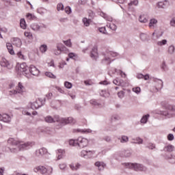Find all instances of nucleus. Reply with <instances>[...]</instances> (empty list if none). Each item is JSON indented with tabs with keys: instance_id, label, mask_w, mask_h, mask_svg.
Wrapping results in <instances>:
<instances>
[{
	"instance_id": "23",
	"label": "nucleus",
	"mask_w": 175,
	"mask_h": 175,
	"mask_svg": "<svg viewBox=\"0 0 175 175\" xmlns=\"http://www.w3.org/2000/svg\"><path fill=\"white\" fill-rule=\"evenodd\" d=\"M100 16L101 17H103V18H105V20H106L107 21H109V22L113 21V18L111 16L107 15V14H106L105 12H100Z\"/></svg>"
},
{
	"instance_id": "47",
	"label": "nucleus",
	"mask_w": 175,
	"mask_h": 175,
	"mask_svg": "<svg viewBox=\"0 0 175 175\" xmlns=\"http://www.w3.org/2000/svg\"><path fill=\"white\" fill-rule=\"evenodd\" d=\"M64 87H66V88H68V90H70V88H72V87H73V85L70 82L65 81Z\"/></svg>"
},
{
	"instance_id": "54",
	"label": "nucleus",
	"mask_w": 175,
	"mask_h": 175,
	"mask_svg": "<svg viewBox=\"0 0 175 175\" xmlns=\"http://www.w3.org/2000/svg\"><path fill=\"white\" fill-rule=\"evenodd\" d=\"M66 14H70L72 13V8L70 6H67L64 9Z\"/></svg>"
},
{
	"instance_id": "34",
	"label": "nucleus",
	"mask_w": 175,
	"mask_h": 175,
	"mask_svg": "<svg viewBox=\"0 0 175 175\" xmlns=\"http://www.w3.org/2000/svg\"><path fill=\"white\" fill-rule=\"evenodd\" d=\"M115 72L116 73L120 75L121 77H126V74H125V72H122L121 70H117V68H115Z\"/></svg>"
},
{
	"instance_id": "3",
	"label": "nucleus",
	"mask_w": 175,
	"mask_h": 175,
	"mask_svg": "<svg viewBox=\"0 0 175 175\" xmlns=\"http://www.w3.org/2000/svg\"><path fill=\"white\" fill-rule=\"evenodd\" d=\"M165 110L161 111V116H163L165 118H172L175 116V106L170 104H167L165 106Z\"/></svg>"
},
{
	"instance_id": "15",
	"label": "nucleus",
	"mask_w": 175,
	"mask_h": 175,
	"mask_svg": "<svg viewBox=\"0 0 175 175\" xmlns=\"http://www.w3.org/2000/svg\"><path fill=\"white\" fill-rule=\"evenodd\" d=\"M111 61H113V59L111 60V57H110L107 53L103 56L102 64H104L105 65H110L111 64Z\"/></svg>"
},
{
	"instance_id": "58",
	"label": "nucleus",
	"mask_w": 175,
	"mask_h": 175,
	"mask_svg": "<svg viewBox=\"0 0 175 175\" xmlns=\"http://www.w3.org/2000/svg\"><path fill=\"white\" fill-rule=\"evenodd\" d=\"M133 92H135V94H140V92L142 91V90L140 89V88L137 87V88H133Z\"/></svg>"
},
{
	"instance_id": "27",
	"label": "nucleus",
	"mask_w": 175,
	"mask_h": 175,
	"mask_svg": "<svg viewBox=\"0 0 175 175\" xmlns=\"http://www.w3.org/2000/svg\"><path fill=\"white\" fill-rule=\"evenodd\" d=\"M64 154H65V152L63 150H58L57 160L62 159V158H64Z\"/></svg>"
},
{
	"instance_id": "38",
	"label": "nucleus",
	"mask_w": 175,
	"mask_h": 175,
	"mask_svg": "<svg viewBox=\"0 0 175 175\" xmlns=\"http://www.w3.org/2000/svg\"><path fill=\"white\" fill-rule=\"evenodd\" d=\"M139 5V0H131L129 3V6H137Z\"/></svg>"
},
{
	"instance_id": "51",
	"label": "nucleus",
	"mask_w": 175,
	"mask_h": 175,
	"mask_svg": "<svg viewBox=\"0 0 175 175\" xmlns=\"http://www.w3.org/2000/svg\"><path fill=\"white\" fill-rule=\"evenodd\" d=\"M146 148H149V150H154V148H155V144L152 143H149L146 146Z\"/></svg>"
},
{
	"instance_id": "37",
	"label": "nucleus",
	"mask_w": 175,
	"mask_h": 175,
	"mask_svg": "<svg viewBox=\"0 0 175 175\" xmlns=\"http://www.w3.org/2000/svg\"><path fill=\"white\" fill-rule=\"evenodd\" d=\"M129 142V137L126 135H122L120 139V143H128Z\"/></svg>"
},
{
	"instance_id": "33",
	"label": "nucleus",
	"mask_w": 175,
	"mask_h": 175,
	"mask_svg": "<svg viewBox=\"0 0 175 175\" xmlns=\"http://www.w3.org/2000/svg\"><path fill=\"white\" fill-rule=\"evenodd\" d=\"M78 132H81V133H92V130L90 129H78Z\"/></svg>"
},
{
	"instance_id": "7",
	"label": "nucleus",
	"mask_w": 175,
	"mask_h": 175,
	"mask_svg": "<svg viewBox=\"0 0 175 175\" xmlns=\"http://www.w3.org/2000/svg\"><path fill=\"white\" fill-rule=\"evenodd\" d=\"M68 49L64 44L58 43L57 44L56 49L53 50L55 55H61L63 51H67Z\"/></svg>"
},
{
	"instance_id": "62",
	"label": "nucleus",
	"mask_w": 175,
	"mask_h": 175,
	"mask_svg": "<svg viewBox=\"0 0 175 175\" xmlns=\"http://www.w3.org/2000/svg\"><path fill=\"white\" fill-rule=\"evenodd\" d=\"M27 18H28V20H33V18H35V16L32 15V14H27L26 16Z\"/></svg>"
},
{
	"instance_id": "1",
	"label": "nucleus",
	"mask_w": 175,
	"mask_h": 175,
	"mask_svg": "<svg viewBox=\"0 0 175 175\" xmlns=\"http://www.w3.org/2000/svg\"><path fill=\"white\" fill-rule=\"evenodd\" d=\"M8 144H9V146H11V147H8V150L12 154H17V152H19V151L29 150V148L32 147V143H24L14 138H10L8 140Z\"/></svg>"
},
{
	"instance_id": "42",
	"label": "nucleus",
	"mask_w": 175,
	"mask_h": 175,
	"mask_svg": "<svg viewBox=\"0 0 175 175\" xmlns=\"http://www.w3.org/2000/svg\"><path fill=\"white\" fill-rule=\"evenodd\" d=\"M45 75L50 79H57V77L50 72H45Z\"/></svg>"
},
{
	"instance_id": "6",
	"label": "nucleus",
	"mask_w": 175,
	"mask_h": 175,
	"mask_svg": "<svg viewBox=\"0 0 175 175\" xmlns=\"http://www.w3.org/2000/svg\"><path fill=\"white\" fill-rule=\"evenodd\" d=\"M95 154V150H81L80 152V157L85 159H91Z\"/></svg>"
},
{
	"instance_id": "21",
	"label": "nucleus",
	"mask_w": 175,
	"mask_h": 175,
	"mask_svg": "<svg viewBox=\"0 0 175 175\" xmlns=\"http://www.w3.org/2000/svg\"><path fill=\"white\" fill-rule=\"evenodd\" d=\"M163 150L166 152H173V151H174L175 150V148H174V146L170 144V145L165 146Z\"/></svg>"
},
{
	"instance_id": "2",
	"label": "nucleus",
	"mask_w": 175,
	"mask_h": 175,
	"mask_svg": "<svg viewBox=\"0 0 175 175\" xmlns=\"http://www.w3.org/2000/svg\"><path fill=\"white\" fill-rule=\"evenodd\" d=\"M45 122L49 124H52V122H59L62 126L66 125L67 124H75V121L73 118H59V116L56 115L54 118L48 116L44 118Z\"/></svg>"
},
{
	"instance_id": "11",
	"label": "nucleus",
	"mask_w": 175,
	"mask_h": 175,
	"mask_svg": "<svg viewBox=\"0 0 175 175\" xmlns=\"http://www.w3.org/2000/svg\"><path fill=\"white\" fill-rule=\"evenodd\" d=\"M0 65L3 68H7V69H12L13 68V65H12V64H10L5 57L1 58Z\"/></svg>"
},
{
	"instance_id": "29",
	"label": "nucleus",
	"mask_w": 175,
	"mask_h": 175,
	"mask_svg": "<svg viewBox=\"0 0 175 175\" xmlns=\"http://www.w3.org/2000/svg\"><path fill=\"white\" fill-rule=\"evenodd\" d=\"M82 21H83L85 27H90V24H91V19H88L87 18H83L82 19Z\"/></svg>"
},
{
	"instance_id": "63",
	"label": "nucleus",
	"mask_w": 175,
	"mask_h": 175,
	"mask_svg": "<svg viewBox=\"0 0 175 175\" xmlns=\"http://www.w3.org/2000/svg\"><path fill=\"white\" fill-rule=\"evenodd\" d=\"M46 174L47 175L53 174V167H48Z\"/></svg>"
},
{
	"instance_id": "31",
	"label": "nucleus",
	"mask_w": 175,
	"mask_h": 175,
	"mask_svg": "<svg viewBox=\"0 0 175 175\" xmlns=\"http://www.w3.org/2000/svg\"><path fill=\"white\" fill-rule=\"evenodd\" d=\"M107 27H108V28H110V29H111V31H116L117 30V25H116V24L107 23Z\"/></svg>"
},
{
	"instance_id": "40",
	"label": "nucleus",
	"mask_w": 175,
	"mask_h": 175,
	"mask_svg": "<svg viewBox=\"0 0 175 175\" xmlns=\"http://www.w3.org/2000/svg\"><path fill=\"white\" fill-rule=\"evenodd\" d=\"M113 83L115 84V85H122L123 81L117 78L116 79L113 80Z\"/></svg>"
},
{
	"instance_id": "50",
	"label": "nucleus",
	"mask_w": 175,
	"mask_h": 175,
	"mask_svg": "<svg viewBox=\"0 0 175 175\" xmlns=\"http://www.w3.org/2000/svg\"><path fill=\"white\" fill-rule=\"evenodd\" d=\"M167 43V40H163L161 41L157 42V46H165Z\"/></svg>"
},
{
	"instance_id": "43",
	"label": "nucleus",
	"mask_w": 175,
	"mask_h": 175,
	"mask_svg": "<svg viewBox=\"0 0 175 175\" xmlns=\"http://www.w3.org/2000/svg\"><path fill=\"white\" fill-rule=\"evenodd\" d=\"M123 155L126 158H129V157H131V155H132V152H131L130 150H124L123 152Z\"/></svg>"
},
{
	"instance_id": "61",
	"label": "nucleus",
	"mask_w": 175,
	"mask_h": 175,
	"mask_svg": "<svg viewBox=\"0 0 175 175\" xmlns=\"http://www.w3.org/2000/svg\"><path fill=\"white\" fill-rule=\"evenodd\" d=\"M124 95H125V92H124V91H120L118 93V98H120V99H122Z\"/></svg>"
},
{
	"instance_id": "9",
	"label": "nucleus",
	"mask_w": 175,
	"mask_h": 175,
	"mask_svg": "<svg viewBox=\"0 0 175 175\" xmlns=\"http://www.w3.org/2000/svg\"><path fill=\"white\" fill-rule=\"evenodd\" d=\"M43 105V100L41 98H38L33 103H30L29 106L32 110H36L39 109L40 107H42Z\"/></svg>"
},
{
	"instance_id": "55",
	"label": "nucleus",
	"mask_w": 175,
	"mask_h": 175,
	"mask_svg": "<svg viewBox=\"0 0 175 175\" xmlns=\"http://www.w3.org/2000/svg\"><path fill=\"white\" fill-rule=\"evenodd\" d=\"M140 23H147V18L144 16H140L139 18Z\"/></svg>"
},
{
	"instance_id": "56",
	"label": "nucleus",
	"mask_w": 175,
	"mask_h": 175,
	"mask_svg": "<svg viewBox=\"0 0 175 175\" xmlns=\"http://www.w3.org/2000/svg\"><path fill=\"white\" fill-rule=\"evenodd\" d=\"M57 10L59 12V10H64V4L58 3L57 5Z\"/></svg>"
},
{
	"instance_id": "60",
	"label": "nucleus",
	"mask_w": 175,
	"mask_h": 175,
	"mask_svg": "<svg viewBox=\"0 0 175 175\" xmlns=\"http://www.w3.org/2000/svg\"><path fill=\"white\" fill-rule=\"evenodd\" d=\"M167 140H169V142H173V140H174V135L172 133L168 134Z\"/></svg>"
},
{
	"instance_id": "59",
	"label": "nucleus",
	"mask_w": 175,
	"mask_h": 175,
	"mask_svg": "<svg viewBox=\"0 0 175 175\" xmlns=\"http://www.w3.org/2000/svg\"><path fill=\"white\" fill-rule=\"evenodd\" d=\"M17 56L18 57V58H20L21 59H25V56H24V55H23V53H21V51L18 52L17 53Z\"/></svg>"
},
{
	"instance_id": "13",
	"label": "nucleus",
	"mask_w": 175,
	"mask_h": 175,
	"mask_svg": "<svg viewBox=\"0 0 175 175\" xmlns=\"http://www.w3.org/2000/svg\"><path fill=\"white\" fill-rule=\"evenodd\" d=\"M30 28L35 32H38V31H40V28H47V26L46 25H39L38 23H32L30 25Z\"/></svg>"
},
{
	"instance_id": "5",
	"label": "nucleus",
	"mask_w": 175,
	"mask_h": 175,
	"mask_svg": "<svg viewBox=\"0 0 175 175\" xmlns=\"http://www.w3.org/2000/svg\"><path fill=\"white\" fill-rule=\"evenodd\" d=\"M23 92H25V87H24L21 82H19L16 87V90L10 91V95L23 94Z\"/></svg>"
},
{
	"instance_id": "49",
	"label": "nucleus",
	"mask_w": 175,
	"mask_h": 175,
	"mask_svg": "<svg viewBox=\"0 0 175 175\" xmlns=\"http://www.w3.org/2000/svg\"><path fill=\"white\" fill-rule=\"evenodd\" d=\"M135 140L137 141L136 142H132L134 143L135 144H143V139L140 138V137H137L135 139Z\"/></svg>"
},
{
	"instance_id": "26",
	"label": "nucleus",
	"mask_w": 175,
	"mask_h": 175,
	"mask_svg": "<svg viewBox=\"0 0 175 175\" xmlns=\"http://www.w3.org/2000/svg\"><path fill=\"white\" fill-rule=\"evenodd\" d=\"M139 38H140L141 40H142V42H147V40H148V39H150V36H148V35H147L144 33H142L139 36Z\"/></svg>"
},
{
	"instance_id": "25",
	"label": "nucleus",
	"mask_w": 175,
	"mask_h": 175,
	"mask_svg": "<svg viewBox=\"0 0 175 175\" xmlns=\"http://www.w3.org/2000/svg\"><path fill=\"white\" fill-rule=\"evenodd\" d=\"M6 46L8 51V53L11 54V55H14V50L13 49V45L10 43H7Z\"/></svg>"
},
{
	"instance_id": "28",
	"label": "nucleus",
	"mask_w": 175,
	"mask_h": 175,
	"mask_svg": "<svg viewBox=\"0 0 175 175\" xmlns=\"http://www.w3.org/2000/svg\"><path fill=\"white\" fill-rule=\"evenodd\" d=\"M20 25L23 29H27V23L25 22V19L22 18L20 20Z\"/></svg>"
},
{
	"instance_id": "45",
	"label": "nucleus",
	"mask_w": 175,
	"mask_h": 175,
	"mask_svg": "<svg viewBox=\"0 0 175 175\" xmlns=\"http://www.w3.org/2000/svg\"><path fill=\"white\" fill-rule=\"evenodd\" d=\"M155 32L157 35V39H159V38L163 35V31L161 30H155Z\"/></svg>"
},
{
	"instance_id": "18",
	"label": "nucleus",
	"mask_w": 175,
	"mask_h": 175,
	"mask_svg": "<svg viewBox=\"0 0 175 175\" xmlns=\"http://www.w3.org/2000/svg\"><path fill=\"white\" fill-rule=\"evenodd\" d=\"M90 57L92 59H98V49L93 48L91 53H90Z\"/></svg>"
},
{
	"instance_id": "16",
	"label": "nucleus",
	"mask_w": 175,
	"mask_h": 175,
	"mask_svg": "<svg viewBox=\"0 0 175 175\" xmlns=\"http://www.w3.org/2000/svg\"><path fill=\"white\" fill-rule=\"evenodd\" d=\"M33 171L36 173H38V172H40V173H42V174H46L47 173V168H46L44 166H38L33 169Z\"/></svg>"
},
{
	"instance_id": "39",
	"label": "nucleus",
	"mask_w": 175,
	"mask_h": 175,
	"mask_svg": "<svg viewBox=\"0 0 175 175\" xmlns=\"http://www.w3.org/2000/svg\"><path fill=\"white\" fill-rule=\"evenodd\" d=\"M40 51L41 53H46V51H47V45L46 44H42L40 46Z\"/></svg>"
},
{
	"instance_id": "64",
	"label": "nucleus",
	"mask_w": 175,
	"mask_h": 175,
	"mask_svg": "<svg viewBox=\"0 0 175 175\" xmlns=\"http://www.w3.org/2000/svg\"><path fill=\"white\" fill-rule=\"evenodd\" d=\"M37 12L40 14H44V8H38L37 9Z\"/></svg>"
},
{
	"instance_id": "46",
	"label": "nucleus",
	"mask_w": 175,
	"mask_h": 175,
	"mask_svg": "<svg viewBox=\"0 0 175 175\" xmlns=\"http://www.w3.org/2000/svg\"><path fill=\"white\" fill-rule=\"evenodd\" d=\"M110 58H114V57H117V55H118V53L113 52V51H111L107 53Z\"/></svg>"
},
{
	"instance_id": "48",
	"label": "nucleus",
	"mask_w": 175,
	"mask_h": 175,
	"mask_svg": "<svg viewBox=\"0 0 175 175\" xmlns=\"http://www.w3.org/2000/svg\"><path fill=\"white\" fill-rule=\"evenodd\" d=\"M63 43H64V44L66 45L67 47H72V42L70 41V39L63 41Z\"/></svg>"
},
{
	"instance_id": "30",
	"label": "nucleus",
	"mask_w": 175,
	"mask_h": 175,
	"mask_svg": "<svg viewBox=\"0 0 175 175\" xmlns=\"http://www.w3.org/2000/svg\"><path fill=\"white\" fill-rule=\"evenodd\" d=\"M150 118V115L147 114L144 116L141 119L142 124H146L147 121H148V118Z\"/></svg>"
},
{
	"instance_id": "8",
	"label": "nucleus",
	"mask_w": 175,
	"mask_h": 175,
	"mask_svg": "<svg viewBox=\"0 0 175 175\" xmlns=\"http://www.w3.org/2000/svg\"><path fill=\"white\" fill-rule=\"evenodd\" d=\"M78 142V147L80 148H84V147H87L90 143V140L87 138L79 137L77 138Z\"/></svg>"
},
{
	"instance_id": "14",
	"label": "nucleus",
	"mask_w": 175,
	"mask_h": 175,
	"mask_svg": "<svg viewBox=\"0 0 175 175\" xmlns=\"http://www.w3.org/2000/svg\"><path fill=\"white\" fill-rule=\"evenodd\" d=\"M0 121H3V122H10L12 121V117L7 113L0 114Z\"/></svg>"
},
{
	"instance_id": "22",
	"label": "nucleus",
	"mask_w": 175,
	"mask_h": 175,
	"mask_svg": "<svg viewBox=\"0 0 175 175\" xmlns=\"http://www.w3.org/2000/svg\"><path fill=\"white\" fill-rule=\"evenodd\" d=\"M95 166L98 167V170H103L106 167V164L103 162L96 161L95 163Z\"/></svg>"
},
{
	"instance_id": "57",
	"label": "nucleus",
	"mask_w": 175,
	"mask_h": 175,
	"mask_svg": "<svg viewBox=\"0 0 175 175\" xmlns=\"http://www.w3.org/2000/svg\"><path fill=\"white\" fill-rule=\"evenodd\" d=\"M25 36H26V38H28V39H32L33 36H32V33L31 32H25Z\"/></svg>"
},
{
	"instance_id": "12",
	"label": "nucleus",
	"mask_w": 175,
	"mask_h": 175,
	"mask_svg": "<svg viewBox=\"0 0 175 175\" xmlns=\"http://www.w3.org/2000/svg\"><path fill=\"white\" fill-rule=\"evenodd\" d=\"M29 73H31L33 76H38L40 73V71H39V69L36 66L31 65L29 67Z\"/></svg>"
},
{
	"instance_id": "24",
	"label": "nucleus",
	"mask_w": 175,
	"mask_h": 175,
	"mask_svg": "<svg viewBox=\"0 0 175 175\" xmlns=\"http://www.w3.org/2000/svg\"><path fill=\"white\" fill-rule=\"evenodd\" d=\"M157 24H158V20L155 19V18H152L150 20V23H149V27L150 28H155V27H157Z\"/></svg>"
},
{
	"instance_id": "17",
	"label": "nucleus",
	"mask_w": 175,
	"mask_h": 175,
	"mask_svg": "<svg viewBox=\"0 0 175 175\" xmlns=\"http://www.w3.org/2000/svg\"><path fill=\"white\" fill-rule=\"evenodd\" d=\"M47 153V149L46 148H41L36 150V155L37 157H43V155H46Z\"/></svg>"
},
{
	"instance_id": "52",
	"label": "nucleus",
	"mask_w": 175,
	"mask_h": 175,
	"mask_svg": "<svg viewBox=\"0 0 175 175\" xmlns=\"http://www.w3.org/2000/svg\"><path fill=\"white\" fill-rule=\"evenodd\" d=\"M98 31L101 33H104L105 35H107V31H106V27H100L98 29Z\"/></svg>"
},
{
	"instance_id": "41",
	"label": "nucleus",
	"mask_w": 175,
	"mask_h": 175,
	"mask_svg": "<svg viewBox=\"0 0 175 175\" xmlns=\"http://www.w3.org/2000/svg\"><path fill=\"white\" fill-rule=\"evenodd\" d=\"M90 105H92L93 106H100V103L98 102V100L95 99H92L90 101Z\"/></svg>"
},
{
	"instance_id": "20",
	"label": "nucleus",
	"mask_w": 175,
	"mask_h": 175,
	"mask_svg": "<svg viewBox=\"0 0 175 175\" xmlns=\"http://www.w3.org/2000/svg\"><path fill=\"white\" fill-rule=\"evenodd\" d=\"M12 44H14V46H16V47H21L23 42H21V40L20 38H14L12 40Z\"/></svg>"
},
{
	"instance_id": "36",
	"label": "nucleus",
	"mask_w": 175,
	"mask_h": 175,
	"mask_svg": "<svg viewBox=\"0 0 175 175\" xmlns=\"http://www.w3.org/2000/svg\"><path fill=\"white\" fill-rule=\"evenodd\" d=\"M174 51H175L174 45H170L168 47V50H167L168 54H174Z\"/></svg>"
},
{
	"instance_id": "19",
	"label": "nucleus",
	"mask_w": 175,
	"mask_h": 175,
	"mask_svg": "<svg viewBox=\"0 0 175 175\" xmlns=\"http://www.w3.org/2000/svg\"><path fill=\"white\" fill-rule=\"evenodd\" d=\"M167 1H159L157 3V7L159 9H165V8L167 6Z\"/></svg>"
},
{
	"instance_id": "53",
	"label": "nucleus",
	"mask_w": 175,
	"mask_h": 175,
	"mask_svg": "<svg viewBox=\"0 0 175 175\" xmlns=\"http://www.w3.org/2000/svg\"><path fill=\"white\" fill-rule=\"evenodd\" d=\"M88 13L89 17H90V18H94V17H95V13L92 10H89L88 11Z\"/></svg>"
},
{
	"instance_id": "4",
	"label": "nucleus",
	"mask_w": 175,
	"mask_h": 175,
	"mask_svg": "<svg viewBox=\"0 0 175 175\" xmlns=\"http://www.w3.org/2000/svg\"><path fill=\"white\" fill-rule=\"evenodd\" d=\"M123 165L127 169H132L135 172H146V170H147V167L140 163H124Z\"/></svg>"
},
{
	"instance_id": "32",
	"label": "nucleus",
	"mask_w": 175,
	"mask_h": 175,
	"mask_svg": "<svg viewBox=\"0 0 175 175\" xmlns=\"http://www.w3.org/2000/svg\"><path fill=\"white\" fill-rule=\"evenodd\" d=\"M70 146H72L73 147H77L78 146V141L77 139H70L69 141Z\"/></svg>"
},
{
	"instance_id": "44",
	"label": "nucleus",
	"mask_w": 175,
	"mask_h": 175,
	"mask_svg": "<svg viewBox=\"0 0 175 175\" xmlns=\"http://www.w3.org/2000/svg\"><path fill=\"white\" fill-rule=\"evenodd\" d=\"M100 96H103L104 98L109 97V92H106V90H101L100 92Z\"/></svg>"
},
{
	"instance_id": "35",
	"label": "nucleus",
	"mask_w": 175,
	"mask_h": 175,
	"mask_svg": "<svg viewBox=\"0 0 175 175\" xmlns=\"http://www.w3.org/2000/svg\"><path fill=\"white\" fill-rule=\"evenodd\" d=\"M154 81L155 83H159L158 88H162L163 87V81H162V80L158 79H154Z\"/></svg>"
},
{
	"instance_id": "10",
	"label": "nucleus",
	"mask_w": 175,
	"mask_h": 175,
	"mask_svg": "<svg viewBox=\"0 0 175 175\" xmlns=\"http://www.w3.org/2000/svg\"><path fill=\"white\" fill-rule=\"evenodd\" d=\"M29 67L27 66V64L26 63H22L20 65L18 70H19L20 73H22V75H23L24 76L27 77L28 75L29 74Z\"/></svg>"
}]
</instances>
